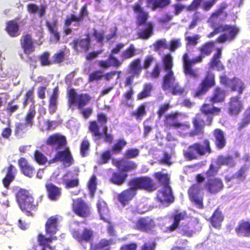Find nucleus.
<instances>
[{
  "label": "nucleus",
  "instance_id": "nucleus-1",
  "mask_svg": "<svg viewBox=\"0 0 250 250\" xmlns=\"http://www.w3.org/2000/svg\"><path fill=\"white\" fill-rule=\"evenodd\" d=\"M215 42L213 41H209L204 43L199 49L200 54L196 57L190 60L187 53H185L183 56L184 72L186 75L190 77L197 79L199 74L196 69L192 68L193 64L200 63L205 56H209L214 47Z\"/></svg>",
  "mask_w": 250,
  "mask_h": 250
},
{
  "label": "nucleus",
  "instance_id": "nucleus-2",
  "mask_svg": "<svg viewBox=\"0 0 250 250\" xmlns=\"http://www.w3.org/2000/svg\"><path fill=\"white\" fill-rule=\"evenodd\" d=\"M58 230V218L56 215L51 216L48 218L45 224V231L48 235L46 237L44 234L40 233L37 235V242L39 246L42 247L41 250H54L55 247L51 246L50 244L58 238L55 234Z\"/></svg>",
  "mask_w": 250,
  "mask_h": 250
},
{
  "label": "nucleus",
  "instance_id": "nucleus-3",
  "mask_svg": "<svg viewBox=\"0 0 250 250\" xmlns=\"http://www.w3.org/2000/svg\"><path fill=\"white\" fill-rule=\"evenodd\" d=\"M16 199L22 211L26 215L32 216L33 211L37 209L38 204H36L32 195L25 189L21 188L16 193Z\"/></svg>",
  "mask_w": 250,
  "mask_h": 250
},
{
  "label": "nucleus",
  "instance_id": "nucleus-4",
  "mask_svg": "<svg viewBox=\"0 0 250 250\" xmlns=\"http://www.w3.org/2000/svg\"><path fill=\"white\" fill-rule=\"evenodd\" d=\"M212 151L209 140L205 139L202 143H195L188 146L183 152L184 157L188 161L197 159L199 156L209 154Z\"/></svg>",
  "mask_w": 250,
  "mask_h": 250
},
{
  "label": "nucleus",
  "instance_id": "nucleus-5",
  "mask_svg": "<svg viewBox=\"0 0 250 250\" xmlns=\"http://www.w3.org/2000/svg\"><path fill=\"white\" fill-rule=\"evenodd\" d=\"M87 6V3L83 5L80 10L78 15L71 14L69 17L65 19L64 21L63 31L65 35H69L72 34V29L70 27L73 22L74 23L73 26L77 27L75 29V30H77L82 25L84 18L88 17L89 15Z\"/></svg>",
  "mask_w": 250,
  "mask_h": 250
},
{
  "label": "nucleus",
  "instance_id": "nucleus-6",
  "mask_svg": "<svg viewBox=\"0 0 250 250\" xmlns=\"http://www.w3.org/2000/svg\"><path fill=\"white\" fill-rule=\"evenodd\" d=\"M205 179V177L202 174H197L195 176V181L197 183L192 185L188 190L190 201L200 209L204 207L203 195L202 193V188L201 184L204 181Z\"/></svg>",
  "mask_w": 250,
  "mask_h": 250
},
{
  "label": "nucleus",
  "instance_id": "nucleus-7",
  "mask_svg": "<svg viewBox=\"0 0 250 250\" xmlns=\"http://www.w3.org/2000/svg\"><path fill=\"white\" fill-rule=\"evenodd\" d=\"M130 189L137 194L138 190H146L153 191L156 189L157 187L153 180L149 177L142 176L131 179L128 182Z\"/></svg>",
  "mask_w": 250,
  "mask_h": 250
},
{
  "label": "nucleus",
  "instance_id": "nucleus-8",
  "mask_svg": "<svg viewBox=\"0 0 250 250\" xmlns=\"http://www.w3.org/2000/svg\"><path fill=\"white\" fill-rule=\"evenodd\" d=\"M215 85V78L214 74L210 71H207L205 77L199 83L197 89L193 93V97L195 98H202Z\"/></svg>",
  "mask_w": 250,
  "mask_h": 250
},
{
  "label": "nucleus",
  "instance_id": "nucleus-9",
  "mask_svg": "<svg viewBox=\"0 0 250 250\" xmlns=\"http://www.w3.org/2000/svg\"><path fill=\"white\" fill-rule=\"evenodd\" d=\"M69 106L75 105L79 109H82L88 104L91 100V96L87 93L78 94L73 88L69 90L68 93Z\"/></svg>",
  "mask_w": 250,
  "mask_h": 250
},
{
  "label": "nucleus",
  "instance_id": "nucleus-10",
  "mask_svg": "<svg viewBox=\"0 0 250 250\" xmlns=\"http://www.w3.org/2000/svg\"><path fill=\"white\" fill-rule=\"evenodd\" d=\"M36 110H29L25 114L24 119L25 122L18 123L15 125V135L19 137H22L29 129L31 128L33 124V119L36 115Z\"/></svg>",
  "mask_w": 250,
  "mask_h": 250
},
{
  "label": "nucleus",
  "instance_id": "nucleus-11",
  "mask_svg": "<svg viewBox=\"0 0 250 250\" xmlns=\"http://www.w3.org/2000/svg\"><path fill=\"white\" fill-rule=\"evenodd\" d=\"M180 114L177 112L166 114L164 120V125L167 129L181 128V130H188L190 128V124L188 122L180 123L178 121V118Z\"/></svg>",
  "mask_w": 250,
  "mask_h": 250
},
{
  "label": "nucleus",
  "instance_id": "nucleus-12",
  "mask_svg": "<svg viewBox=\"0 0 250 250\" xmlns=\"http://www.w3.org/2000/svg\"><path fill=\"white\" fill-rule=\"evenodd\" d=\"M221 32H223L225 33L219 36L215 40V42L219 43L233 41L239 32V29L233 25L221 24Z\"/></svg>",
  "mask_w": 250,
  "mask_h": 250
},
{
  "label": "nucleus",
  "instance_id": "nucleus-13",
  "mask_svg": "<svg viewBox=\"0 0 250 250\" xmlns=\"http://www.w3.org/2000/svg\"><path fill=\"white\" fill-rule=\"evenodd\" d=\"M61 162L66 166L70 167L74 163V159L69 148L66 147L62 150L58 151L54 157L49 160L48 163L53 164Z\"/></svg>",
  "mask_w": 250,
  "mask_h": 250
},
{
  "label": "nucleus",
  "instance_id": "nucleus-14",
  "mask_svg": "<svg viewBox=\"0 0 250 250\" xmlns=\"http://www.w3.org/2000/svg\"><path fill=\"white\" fill-rule=\"evenodd\" d=\"M224 187L222 180L219 178H207L204 185V188L210 194H215L220 192Z\"/></svg>",
  "mask_w": 250,
  "mask_h": 250
},
{
  "label": "nucleus",
  "instance_id": "nucleus-15",
  "mask_svg": "<svg viewBox=\"0 0 250 250\" xmlns=\"http://www.w3.org/2000/svg\"><path fill=\"white\" fill-rule=\"evenodd\" d=\"M45 144L55 150H58L66 146L67 141L64 136L59 133H54L48 137Z\"/></svg>",
  "mask_w": 250,
  "mask_h": 250
},
{
  "label": "nucleus",
  "instance_id": "nucleus-16",
  "mask_svg": "<svg viewBox=\"0 0 250 250\" xmlns=\"http://www.w3.org/2000/svg\"><path fill=\"white\" fill-rule=\"evenodd\" d=\"M155 226L154 219L149 216L140 217L135 223L136 229L146 233L152 231Z\"/></svg>",
  "mask_w": 250,
  "mask_h": 250
},
{
  "label": "nucleus",
  "instance_id": "nucleus-17",
  "mask_svg": "<svg viewBox=\"0 0 250 250\" xmlns=\"http://www.w3.org/2000/svg\"><path fill=\"white\" fill-rule=\"evenodd\" d=\"M72 210L78 216L83 218L88 216L90 212L88 206L80 198L73 201Z\"/></svg>",
  "mask_w": 250,
  "mask_h": 250
},
{
  "label": "nucleus",
  "instance_id": "nucleus-18",
  "mask_svg": "<svg viewBox=\"0 0 250 250\" xmlns=\"http://www.w3.org/2000/svg\"><path fill=\"white\" fill-rule=\"evenodd\" d=\"M200 110L204 115L207 116V125H210L213 120V116L218 115L221 112V108L211 105L209 104H204L201 107Z\"/></svg>",
  "mask_w": 250,
  "mask_h": 250
},
{
  "label": "nucleus",
  "instance_id": "nucleus-19",
  "mask_svg": "<svg viewBox=\"0 0 250 250\" xmlns=\"http://www.w3.org/2000/svg\"><path fill=\"white\" fill-rule=\"evenodd\" d=\"M227 7V4L223 2L221 3L219 8L214 12L212 13L209 18L211 26L213 27L217 25V21L219 19L220 21H223L227 17L228 13L225 11Z\"/></svg>",
  "mask_w": 250,
  "mask_h": 250
},
{
  "label": "nucleus",
  "instance_id": "nucleus-20",
  "mask_svg": "<svg viewBox=\"0 0 250 250\" xmlns=\"http://www.w3.org/2000/svg\"><path fill=\"white\" fill-rule=\"evenodd\" d=\"M193 130L189 132V136L194 137L197 135H202L204 133V129L207 124L204 120L202 114H197L192 121Z\"/></svg>",
  "mask_w": 250,
  "mask_h": 250
},
{
  "label": "nucleus",
  "instance_id": "nucleus-21",
  "mask_svg": "<svg viewBox=\"0 0 250 250\" xmlns=\"http://www.w3.org/2000/svg\"><path fill=\"white\" fill-rule=\"evenodd\" d=\"M71 44L75 50L78 52H87L91 47L90 37L89 34H86L85 38L75 39Z\"/></svg>",
  "mask_w": 250,
  "mask_h": 250
},
{
  "label": "nucleus",
  "instance_id": "nucleus-22",
  "mask_svg": "<svg viewBox=\"0 0 250 250\" xmlns=\"http://www.w3.org/2000/svg\"><path fill=\"white\" fill-rule=\"evenodd\" d=\"M20 44L26 55H29L35 50L33 39L30 34L27 33L22 35L20 39Z\"/></svg>",
  "mask_w": 250,
  "mask_h": 250
},
{
  "label": "nucleus",
  "instance_id": "nucleus-23",
  "mask_svg": "<svg viewBox=\"0 0 250 250\" xmlns=\"http://www.w3.org/2000/svg\"><path fill=\"white\" fill-rule=\"evenodd\" d=\"M236 235L240 237H250V221L242 219L234 229Z\"/></svg>",
  "mask_w": 250,
  "mask_h": 250
},
{
  "label": "nucleus",
  "instance_id": "nucleus-24",
  "mask_svg": "<svg viewBox=\"0 0 250 250\" xmlns=\"http://www.w3.org/2000/svg\"><path fill=\"white\" fill-rule=\"evenodd\" d=\"M222 48H217L216 52L213 54L210 59L208 65L210 69H216L218 71H224L225 66L220 61L222 57Z\"/></svg>",
  "mask_w": 250,
  "mask_h": 250
},
{
  "label": "nucleus",
  "instance_id": "nucleus-25",
  "mask_svg": "<svg viewBox=\"0 0 250 250\" xmlns=\"http://www.w3.org/2000/svg\"><path fill=\"white\" fill-rule=\"evenodd\" d=\"M138 26L142 25V28L137 32V38L142 40H147L153 34L154 26L150 21H145L142 24H137Z\"/></svg>",
  "mask_w": 250,
  "mask_h": 250
},
{
  "label": "nucleus",
  "instance_id": "nucleus-26",
  "mask_svg": "<svg viewBox=\"0 0 250 250\" xmlns=\"http://www.w3.org/2000/svg\"><path fill=\"white\" fill-rule=\"evenodd\" d=\"M243 109V104L238 96L230 98L229 102L228 113L230 115H238Z\"/></svg>",
  "mask_w": 250,
  "mask_h": 250
},
{
  "label": "nucleus",
  "instance_id": "nucleus-27",
  "mask_svg": "<svg viewBox=\"0 0 250 250\" xmlns=\"http://www.w3.org/2000/svg\"><path fill=\"white\" fill-rule=\"evenodd\" d=\"M157 198L161 202L172 203L174 197L170 185L163 186L161 189L159 190L157 192Z\"/></svg>",
  "mask_w": 250,
  "mask_h": 250
},
{
  "label": "nucleus",
  "instance_id": "nucleus-28",
  "mask_svg": "<svg viewBox=\"0 0 250 250\" xmlns=\"http://www.w3.org/2000/svg\"><path fill=\"white\" fill-rule=\"evenodd\" d=\"M18 164L21 173L25 176L29 178L34 176L36 171L35 168L28 163L25 158H20L18 160Z\"/></svg>",
  "mask_w": 250,
  "mask_h": 250
},
{
  "label": "nucleus",
  "instance_id": "nucleus-29",
  "mask_svg": "<svg viewBox=\"0 0 250 250\" xmlns=\"http://www.w3.org/2000/svg\"><path fill=\"white\" fill-rule=\"evenodd\" d=\"M214 137V143L218 149H223L227 144L224 132L220 128H215L212 131Z\"/></svg>",
  "mask_w": 250,
  "mask_h": 250
},
{
  "label": "nucleus",
  "instance_id": "nucleus-30",
  "mask_svg": "<svg viewBox=\"0 0 250 250\" xmlns=\"http://www.w3.org/2000/svg\"><path fill=\"white\" fill-rule=\"evenodd\" d=\"M48 198L51 201H57L61 197L62 193V188L52 183H48L45 185Z\"/></svg>",
  "mask_w": 250,
  "mask_h": 250
},
{
  "label": "nucleus",
  "instance_id": "nucleus-31",
  "mask_svg": "<svg viewBox=\"0 0 250 250\" xmlns=\"http://www.w3.org/2000/svg\"><path fill=\"white\" fill-rule=\"evenodd\" d=\"M136 195L135 192L133 191L129 188H127L121 192H120L118 195V200L123 206H125L128 204L130 201H131Z\"/></svg>",
  "mask_w": 250,
  "mask_h": 250
},
{
  "label": "nucleus",
  "instance_id": "nucleus-32",
  "mask_svg": "<svg viewBox=\"0 0 250 250\" xmlns=\"http://www.w3.org/2000/svg\"><path fill=\"white\" fill-rule=\"evenodd\" d=\"M226 91L221 87H215L212 95L209 98V101L212 104L223 102L226 98Z\"/></svg>",
  "mask_w": 250,
  "mask_h": 250
},
{
  "label": "nucleus",
  "instance_id": "nucleus-33",
  "mask_svg": "<svg viewBox=\"0 0 250 250\" xmlns=\"http://www.w3.org/2000/svg\"><path fill=\"white\" fill-rule=\"evenodd\" d=\"M103 132H100L99 126L96 121H91L88 126L89 131L92 134V135L97 139H100L103 137V135L107 134L108 128L106 125H103Z\"/></svg>",
  "mask_w": 250,
  "mask_h": 250
},
{
  "label": "nucleus",
  "instance_id": "nucleus-34",
  "mask_svg": "<svg viewBox=\"0 0 250 250\" xmlns=\"http://www.w3.org/2000/svg\"><path fill=\"white\" fill-rule=\"evenodd\" d=\"M127 176L126 173L122 171H114L111 174L109 181L115 185L121 186L125 183Z\"/></svg>",
  "mask_w": 250,
  "mask_h": 250
},
{
  "label": "nucleus",
  "instance_id": "nucleus-35",
  "mask_svg": "<svg viewBox=\"0 0 250 250\" xmlns=\"http://www.w3.org/2000/svg\"><path fill=\"white\" fill-rule=\"evenodd\" d=\"M176 83L173 72H167L163 77L162 88L165 91L169 90Z\"/></svg>",
  "mask_w": 250,
  "mask_h": 250
},
{
  "label": "nucleus",
  "instance_id": "nucleus-36",
  "mask_svg": "<svg viewBox=\"0 0 250 250\" xmlns=\"http://www.w3.org/2000/svg\"><path fill=\"white\" fill-rule=\"evenodd\" d=\"M223 220L224 216L219 207L214 210L209 219L211 225L217 229H219L221 228V223Z\"/></svg>",
  "mask_w": 250,
  "mask_h": 250
},
{
  "label": "nucleus",
  "instance_id": "nucleus-37",
  "mask_svg": "<svg viewBox=\"0 0 250 250\" xmlns=\"http://www.w3.org/2000/svg\"><path fill=\"white\" fill-rule=\"evenodd\" d=\"M5 30L11 37H17L20 34L19 25L14 20H10L6 23Z\"/></svg>",
  "mask_w": 250,
  "mask_h": 250
},
{
  "label": "nucleus",
  "instance_id": "nucleus-38",
  "mask_svg": "<svg viewBox=\"0 0 250 250\" xmlns=\"http://www.w3.org/2000/svg\"><path fill=\"white\" fill-rule=\"evenodd\" d=\"M187 217L188 215L186 211H183L175 214L173 217V223L167 228L166 230H165V232H172L175 230L178 227L180 222L181 220L185 219Z\"/></svg>",
  "mask_w": 250,
  "mask_h": 250
},
{
  "label": "nucleus",
  "instance_id": "nucleus-39",
  "mask_svg": "<svg viewBox=\"0 0 250 250\" xmlns=\"http://www.w3.org/2000/svg\"><path fill=\"white\" fill-rule=\"evenodd\" d=\"M93 236V231L87 228L83 229L82 233H75L73 237L80 243L88 242L91 240Z\"/></svg>",
  "mask_w": 250,
  "mask_h": 250
},
{
  "label": "nucleus",
  "instance_id": "nucleus-40",
  "mask_svg": "<svg viewBox=\"0 0 250 250\" xmlns=\"http://www.w3.org/2000/svg\"><path fill=\"white\" fill-rule=\"evenodd\" d=\"M141 5V3H136L133 6L134 12L138 15L137 19V24H142L146 21L148 17V13L144 10Z\"/></svg>",
  "mask_w": 250,
  "mask_h": 250
},
{
  "label": "nucleus",
  "instance_id": "nucleus-41",
  "mask_svg": "<svg viewBox=\"0 0 250 250\" xmlns=\"http://www.w3.org/2000/svg\"><path fill=\"white\" fill-rule=\"evenodd\" d=\"M58 97V88L55 87L49 99L48 110L51 114L54 113L57 109V99Z\"/></svg>",
  "mask_w": 250,
  "mask_h": 250
},
{
  "label": "nucleus",
  "instance_id": "nucleus-42",
  "mask_svg": "<svg viewBox=\"0 0 250 250\" xmlns=\"http://www.w3.org/2000/svg\"><path fill=\"white\" fill-rule=\"evenodd\" d=\"M141 59L137 58L133 60L129 64V73L138 77L143 69L141 66Z\"/></svg>",
  "mask_w": 250,
  "mask_h": 250
},
{
  "label": "nucleus",
  "instance_id": "nucleus-43",
  "mask_svg": "<svg viewBox=\"0 0 250 250\" xmlns=\"http://www.w3.org/2000/svg\"><path fill=\"white\" fill-rule=\"evenodd\" d=\"M152 90L153 86L150 83H145L143 89L137 95V100L140 101L150 97Z\"/></svg>",
  "mask_w": 250,
  "mask_h": 250
},
{
  "label": "nucleus",
  "instance_id": "nucleus-44",
  "mask_svg": "<svg viewBox=\"0 0 250 250\" xmlns=\"http://www.w3.org/2000/svg\"><path fill=\"white\" fill-rule=\"evenodd\" d=\"M217 163L219 165L227 166L229 167H233L235 165L233 156L229 155L218 156Z\"/></svg>",
  "mask_w": 250,
  "mask_h": 250
},
{
  "label": "nucleus",
  "instance_id": "nucleus-45",
  "mask_svg": "<svg viewBox=\"0 0 250 250\" xmlns=\"http://www.w3.org/2000/svg\"><path fill=\"white\" fill-rule=\"evenodd\" d=\"M97 206L101 218L105 222H108L107 216L109 210L105 202L102 199H100L97 202Z\"/></svg>",
  "mask_w": 250,
  "mask_h": 250
},
{
  "label": "nucleus",
  "instance_id": "nucleus-46",
  "mask_svg": "<svg viewBox=\"0 0 250 250\" xmlns=\"http://www.w3.org/2000/svg\"><path fill=\"white\" fill-rule=\"evenodd\" d=\"M230 89L232 91H237L239 94L242 93L245 88L244 83L239 79L233 77L230 79Z\"/></svg>",
  "mask_w": 250,
  "mask_h": 250
},
{
  "label": "nucleus",
  "instance_id": "nucleus-47",
  "mask_svg": "<svg viewBox=\"0 0 250 250\" xmlns=\"http://www.w3.org/2000/svg\"><path fill=\"white\" fill-rule=\"evenodd\" d=\"M154 176L158 181L159 185L163 186L169 185L170 175L168 173H163L161 172H157L154 174Z\"/></svg>",
  "mask_w": 250,
  "mask_h": 250
},
{
  "label": "nucleus",
  "instance_id": "nucleus-48",
  "mask_svg": "<svg viewBox=\"0 0 250 250\" xmlns=\"http://www.w3.org/2000/svg\"><path fill=\"white\" fill-rule=\"evenodd\" d=\"M114 242L112 239H102L97 243L91 244V250H101L110 246Z\"/></svg>",
  "mask_w": 250,
  "mask_h": 250
},
{
  "label": "nucleus",
  "instance_id": "nucleus-49",
  "mask_svg": "<svg viewBox=\"0 0 250 250\" xmlns=\"http://www.w3.org/2000/svg\"><path fill=\"white\" fill-rule=\"evenodd\" d=\"M127 144L124 138H120L112 146L111 151L112 154H120L122 152L124 148Z\"/></svg>",
  "mask_w": 250,
  "mask_h": 250
},
{
  "label": "nucleus",
  "instance_id": "nucleus-50",
  "mask_svg": "<svg viewBox=\"0 0 250 250\" xmlns=\"http://www.w3.org/2000/svg\"><path fill=\"white\" fill-rule=\"evenodd\" d=\"M98 65L103 70L107 69L111 66L118 68L121 66L118 63L115 62L113 60L110 59L109 56L107 60L99 61Z\"/></svg>",
  "mask_w": 250,
  "mask_h": 250
},
{
  "label": "nucleus",
  "instance_id": "nucleus-51",
  "mask_svg": "<svg viewBox=\"0 0 250 250\" xmlns=\"http://www.w3.org/2000/svg\"><path fill=\"white\" fill-rule=\"evenodd\" d=\"M46 26L50 33L53 35L56 42H59L60 39V36L59 32L57 31V20H54L52 23L48 21L46 22Z\"/></svg>",
  "mask_w": 250,
  "mask_h": 250
},
{
  "label": "nucleus",
  "instance_id": "nucleus-52",
  "mask_svg": "<svg viewBox=\"0 0 250 250\" xmlns=\"http://www.w3.org/2000/svg\"><path fill=\"white\" fill-rule=\"evenodd\" d=\"M136 49L134 44H130L128 47L121 54L120 57L122 60H126L135 56L136 54Z\"/></svg>",
  "mask_w": 250,
  "mask_h": 250
},
{
  "label": "nucleus",
  "instance_id": "nucleus-53",
  "mask_svg": "<svg viewBox=\"0 0 250 250\" xmlns=\"http://www.w3.org/2000/svg\"><path fill=\"white\" fill-rule=\"evenodd\" d=\"M124 46L125 44L123 43H118L111 49L110 53L109 55L110 59L113 60L115 62L118 63L121 65L122 63V62L115 57V55L119 54Z\"/></svg>",
  "mask_w": 250,
  "mask_h": 250
},
{
  "label": "nucleus",
  "instance_id": "nucleus-54",
  "mask_svg": "<svg viewBox=\"0 0 250 250\" xmlns=\"http://www.w3.org/2000/svg\"><path fill=\"white\" fill-rule=\"evenodd\" d=\"M134 90L132 88H130L123 94V99L122 101L121 104L126 107L132 108L133 105L131 104L128 103L129 100L133 99V95L134 94Z\"/></svg>",
  "mask_w": 250,
  "mask_h": 250
},
{
  "label": "nucleus",
  "instance_id": "nucleus-55",
  "mask_svg": "<svg viewBox=\"0 0 250 250\" xmlns=\"http://www.w3.org/2000/svg\"><path fill=\"white\" fill-rule=\"evenodd\" d=\"M146 104H140L137 108L136 111L132 113V115L134 116L137 120H141L146 114Z\"/></svg>",
  "mask_w": 250,
  "mask_h": 250
},
{
  "label": "nucleus",
  "instance_id": "nucleus-56",
  "mask_svg": "<svg viewBox=\"0 0 250 250\" xmlns=\"http://www.w3.org/2000/svg\"><path fill=\"white\" fill-rule=\"evenodd\" d=\"M34 91L35 87L34 86H33L26 91L24 98L29 100V102L32 104L30 110H33L34 109V110H35Z\"/></svg>",
  "mask_w": 250,
  "mask_h": 250
},
{
  "label": "nucleus",
  "instance_id": "nucleus-57",
  "mask_svg": "<svg viewBox=\"0 0 250 250\" xmlns=\"http://www.w3.org/2000/svg\"><path fill=\"white\" fill-rule=\"evenodd\" d=\"M148 4H152L153 9L157 8H163L170 3V0H147Z\"/></svg>",
  "mask_w": 250,
  "mask_h": 250
},
{
  "label": "nucleus",
  "instance_id": "nucleus-58",
  "mask_svg": "<svg viewBox=\"0 0 250 250\" xmlns=\"http://www.w3.org/2000/svg\"><path fill=\"white\" fill-rule=\"evenodd\" d=\"M34 158L35 161L40 165H45L48 161L47 158L44 154L38 150L34 151Z\"/></svg>",
  "mask_w": 250,
  "mask_h": 250
},
{
  "label": "nucleus",
  "instance_id": "nucleus-59",
  "mask_svg": "<svg viewBox=\"0 0 250 250\" xmlns=\"http://www.w3.org/2000/svg\"><path fill=\"white\" fill-rule=\"evenodd\" d=\"M64 60L65 51L61 50L53 55L52 60V64L61 63Z\"/></svg>",
  "mask_w": 250,
  "mask_h": 250
},
{
  "label": "nucleus",
  "instance_id": "nucleus-60",
  "mask_svg": "<svg viewBox=\"0 0 250 250\" xmlns=\"http://www.w3.org/2000/svg\"><path fill=\"white\" fill-rule=\"evenodd\" d=\"M49 57L50 53L47 51L43 52L39 56V59L42 66H45L52 65V61L49 60Z\"/></svg>",
  "mask_w": 250,
  "mask_h": 250
},
{
  "label": "nucleus",
  "instance_id": "nucleus-61",
  "mask_svg": "<svg viewBox=\"0 0 250 250\" xmlns=\"http://www.w3.org/2000/svg\"><path fill=\"white\" fill-rule=\"evenodd\" d=\"M97 178L95 175H93L88 182V187L92 197L94 196L97 188Z\"/></svg>",
  "mask_w": 250,
  "mask_h": 250
},
{
  "label": "nucleus",
  "instance_id": "nucleus-62",
  "mask_svg": "<svg viewBox=\"0 0 250 250\" xmlns=\"http://www.w3.org/2000/svg\"><path fill=\"white\" fill-rule=\"evenodd\" d=\"M137 165L134 162L126 160H124L122 171L123 172H127L135 169Z\"/></svg>",
  "mask_w": 250,
  "mask_h": 250
},
{
  "label": "nucleus",
  "instance_id": "nucleus-63",
  "mask_svg": "<svg viewBox=\"0 0 250 250\" xmlns=\"http://www.w3.org/2000/svg\"><path fill=\"white\" fill-rule=\"evenodd\" d=\"M163 63L164 69L167 72L172 71V68L173 66L172 58V57L168 54L166 55L163 58Z\"/></svg>",
  "mask_w": 250,
  "mask_h": 250
},
{
  "label": "nucleus",
  "instance_id": "nucleus-64",
  "mask_svg": "<svg viewBox=\"0 0 250 250\" xmlns=\"http://www.w3.org/2000/svg\"><path fill=\"white\" fill-rule=\"evenodd\" d=\"M171 93L173 95H182L185 92L184 87L181 86L178 82L176 83L170 89Z\"/></svg>",
  "mask_w": 250,
  "mask_h": 250
}]
</instances>
